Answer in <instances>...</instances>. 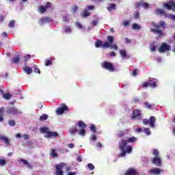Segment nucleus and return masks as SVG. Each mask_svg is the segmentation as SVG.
Instances as JSON below:
<instances>
[{"label": "nucleus", "instance_id": "obj_1", "mask_svg": "<svg viewBox=\"0 0 175 175\" xmlns=\"http://www.w3.org/2000/svg\"><path fill=\"white\" fill-rule=\"evenodd\" d=\"M151 25L154 29L151 28L150 32H153V33L158 35L159 38H162V36H163V31L162 29L166 28V22H165V21H160L158 24L155 22H152ZM159 28H161V29Z\"/></svg>", "mask_w": 175, "mask_h": 175}, {"label": "nucleus", "instance_id": "obj_2", "mask_svg": "<svg viewBox=\"0 0 175 175\" xmlns=\"http://www.w3.org/2000/svg\"><path fill=\"white\" fill-rule=\"evenodd\" d=\"M55 174L56 175H64V168L66 169V172H68L69 170H70V167H68L66 165V163H62L60 164H57L55 165Z\"/></svg>", "mask_w": 175, "mask_h": 175}, {"label": "nucleus", "instance_id": "obj_3", "mask_svg": "<svg viewBox=\"0 0 175 175\" xmlns=\"http://www.w3.org/2000/svg\"><path fill=\"white\" fill-rule=\"evenodd\" d=\"M41 133H45L44 137L50 139L51 137H58V133L57 132H51L49 127H42L40 129Z\"/></svg>", "mask_w": 175, "mask_h": 175}, {"label": "nucleus", "instance_id": "obj_4", "mask_svg": "<svg viewBox=\"0 0 175 175\" xmlns=\"http://www.w3.org/2000/svg\"><path fill=\"white\" fill-rule=\"evenodd\" d=\"M128 144V141L121 139L119 142V148L121 152L118 154L119 158H122V157H125L126 155V151H125V147Z\"/></svg>", "mask_w": 175, "mask_h": 175}, {"label": "nucleus", "instance_id": "obj_5", "mask_svg": "<svg viewBox=\"0 0 175 175\" xmlns=\"http://www.w3.org/2000/svg\"><path fill=\"white\" fill-rule=\"evenodd\" d=\"M77 126L78 135L80 136H85V128H87V124L84 123V122L79 120L78 121Z\"/></svg>", "mask_w": 175, "mask_h": 175}, {"label": "nucleus", "instance_id": "obj_6", "mask_svg": "<svg viewBox=\"0 0 175 175\" xmlns=\"http://www.w3.org/2000/svg\"><path fill=\"white\" fill-rule=\"evenodd\" d=\"M155 122H157V118H155V116H150L149 120H143L144 125H148L149 124L150 128H155Z\"/></svg>", "mask_w": 175, "mask_h": 175}, {"label": "nucleus", "instance_id": "obj_7", "mask_svg": "<svg viewBox=\"0 0 175 175\" xmlns=\"http://www.w3.org/2000/svg\"><path fill=\"white\" fill-rule=\"evenodd\" d=\"M101 66L102 68H103V69H106L109 72H114V70H116V68H114V66L113 65V64L108 62H103L101 64Z\"/></svg>", "mask_w": 175, "mask_h": 175}, {"label": "nucleus", "instance_id": "obj_8", "mask_svg": "<svg viewBox=\"0 0 175 175\" xmlns=\"http://www.w3.org/2000/svg\"><path fill=\"white\" fill-rule=\"evenodd\" d=\"M163 6V8H165V9H167V10H173L174 12H175V1H170L167 3H165Z\"/></svg>", "mask_w": 175, "mask_h": 175}, {"label": "nucleus", "instance_id": "obj_9", "mask_svg": "<svg viewBox=\"0 0 175 175\" xmlns=\"http://www.w3.org/2000/svg\"><path fill=\"white\" fill-rule=\"evenodd\" d=\"M142 118L139 109L133 111V115L131 116L133 121H135V120H142Z\"/></svg>", "mask_w": 175, "mask_h": 175}, {"label": "nucleus", "instance_id": "obj_10", "mask_svg": "<svg viewBox=\"0 0 175 175\" xmlns=\"http://www.w3.org/2000/svg\"><path fill=\"white\" fill-rule=\"evenodd\" d=\"M95 46L97 49H98L99 47H102V49H109V42L106 41L104 43H103L101 40H98L95 42Z\"/></svg>", "mask_w": 175, "mask_h": 175}, {"label": "nucleus", "instance_id": "obj_11", "mask_svg": "<svg viewBox=\"0 0 175 175\" xmlns=\"http://www.w3.org/2000/svg\"><path fill=\"white\" fill-rule=\"evenodd\" d=\"M158 51L159 53H164V51H169L170 50V45L166 44V42H163L159 48H158Z\"/></svg>", "mask_w": 175, "mask_h": 175}, {"label": "nucleus", "instance_id": "obj_12", "mask_svg": "<svg viewBox=\"0 0 175 175\" xmlns=\"http://www.w3.org/2000/svg\"><path fill=\"white\" fill-rule=\"evenodd\" d=\"M151 163H152V165L159 167L162 165V159H161V157L152 158Z\"/></svg>", "mask_w": 175, "mask_h": 175}, {"label": "nucleus", "instance_id": "obj_13", "mask_svg": "<svg viewBox=\"0 0 175 175\" xmlns=\"http://www.w3.org/2000/svg\"><path fill=\"white\" fill-rule=\"evenodd\" d=\"M53 19L50 17H44L39 19L40 25H44V24H47V23H51Z\"/></svg>", "mask_w": 175, "mask_h": 175}, {"label": "nucleus", "instance_id": "obj_14", "mask_svg": "<svg viewBox=\"0 0 175 175\" xmlns=\"http://www.w3.org/2000/svg\"><path fill=\"white\" fill-rule=\"evenodd\" d=\"M148 83L150 88H157V81H155L154 78L150 77L148 80Z\"/></svg>", "mask_w": 175, "mask_h": 175}, {"label": "nucleus", "instance_id": "obj_15", "mask_svg": "<svg viewBox=\"0 0 175 175\" xmlns=\"http://www.w3.org/2000/svg\"><path fill=\"white\" fill-rule=\"evenodd\" d=\"M8 114H12L13 116H18V114H21V111L16 108H11L8 110Z\"/></svg>", "mask_w": 175, "mask_h": 175}, {"label": "nucleus", "instance_id": "obj_16", "mask_svg": "<svg viewBox=\"0 0 175 175\" xmlns=\"http://www.w3.org/2000/svg\"><path fill=\"white\" fill-rule=\"evenodd\" d=\"M66 110H68V106H66V105H64L63 107L60 108H57V109L56 110V113L58 115L64 114V113H65Z\"/></svg>", "mask_w": 175, "mask_h": 175}, {"label": "nucleus", "instance_id": "obj_17", "mask_svg": "<svg viewBox=\"0 0 175 175\" xmlns=\"http://www.w3.org/2000/svg\"><path fill=\"white\" fill-rule=\"evenodd\" d=\"M137 172H136V170L134 168H129V170H126L125 172L124 175H137Z\"/></svg>", "mask_w": 175, "mask_h": 175}, {"label": "nucleus", "instance_id": "obj_18", "mask_svg": "<svg viewBox=\"0 0 175 175\" xmlns=\"http://www.w3.org/2000/svg\"><path fill=\"white\" fill-rule=\"evenodd\" d=\"M161 168H153L152 170H150L149 171V173L150 174H156V175H158V174H161Z\"/></svg>", "mask_w": 175, "mask_h": 175}, {"label": "nucleus", "instance_id": "obj_19", "mask_svg": "<svg viewBox=\"0 0 175 175\" xmlns=\"http://www.w3.org/2000/svg\"><path fill=\"white\" fill-rule=\"evenodd\" d=\"M4 142V143L6 144V146H9V139L6 137L5 135H0V141Z\"/></svg>", "mask_w": 175, "mask_h": 175}, {"label": "nucleus", "instance_id": "obj_20", "mask_svg": "<svg viewBox=\"0 0 175 175\" xmlns=\"http://www.w3.org/2000/svg\"><path fill=\"white\" fill-rule=\"evenodd\" d=\"M156 13H157V14H163V16H164L165 17H167V14H166V12H165V10H162V9H161V8H157V9L156 10Z\"/></svg>", "mask_w": 175, "mask_h": 175}, {"label": "nucleus", "instance_id": "obj_21", "mask_svg": "<svg viewBox=\"0 0 175 175\" xmlns=\"http://www.w3.org/2000/svg\"><path fill=\"white\" fill-rule=\"evenodd\" d=\"M107 39L108 40L107 43L109 44V48H110V45L112 44L114 42V37H113L112 36H108L107 37Z\"/></svg>", "mask_w": 175, "mask_h": 175}, {"label": "nucleus", "instance_id": "obj_22", "mask_svg": "<svg viewBox=\"0 0 175 175\" xmlns=\"http://www.w3.org/2000/svg\"><path fill=\"white\" fill-rule=\"evenodd\" d=\"M5 114V109L3 107L0 108V122L3 121V116Z\"/></svg>", "mask_w": 175, "mask_h": 175}, {"label": "nucleus", "instance_id": "obj_23", "mask_svg": "<svg viewBox=\"0 0 175 175\" xmlns=\"http://www.w3.org/2000/svg\"><path fill=\"white\" fill-rule=\"evenodd\" d=\"M23 70L24 72H25V73H27V75H31V73H32V68L25 66V67L23 68Z\"/></svg>", "mask_w": 175, "mask_h": 175}, {"label": "nucleus", "instance_id": "obj_24", "mask_svg": "<svg viewBox=\"0 0 175 175\" xmlns=\"http://www.w3.org/2000/svg\"><path fill=\"white\" fill-rule=\"evenodd\" d=\"M63 29L66 33H72V28L69 26L64 27Z\"/></svg>", "mask_w": 175, "mask_h": 175}, {"label": "nucleus", "instance_id": "obj_25", "mask_svg": "<svg viewBox=\"0 0 175 175\" xmlns=\"http://www.w3.org/2000/svg\"><path fill=\"white\" fill-rule=\"evenodd\" d=\"M50 155L52 157V158H57V157H58V154H57V152H55V149H51Z\"/></svg>", "mask_w": 175, "mask_h": 175}, {"label": "nucleus", "instance_id": "obj_26", "mask_svg": "<svg viewBox=\"0 0 175 175\" xmlns=\"http://www.w3.org/2000/svg\"><path fill=\"white\" fill-rule=\"evenodd\" d=\"M152 155L154 157V158H161L159 156V152L157 149H154L152 151Z\"/></svg>", "mask_w": 175, "mask_h": 175}, {"label": "nucleus", "instance_id": "obj_27", "mask_svg": "<svg viewBox=\"0 0 175 175\" xmlns=\"http://www.w3.org/2000/svg\"><path fill=\"white\" fill-rule=\"evenodd\" d=\"M120 54L122 58H126L127 55H126V50H124V49L120 50Z\"/></svg>", "mask_w": 175, "mask_h": 175}, {"label": "nucleus", "instance_id": "obj_28", "mask_svg": "<svg viewBox=\"0 0 175 175\" xmlns=\"http://www.w3.org/2000/svg\"><path fill=\"white\" fill-rule=\"evenodd\" d=\"M90 129L91 132H93V133H96L98 131L96 130V126H95V124H91L90 126Z\"/></svg>", "mask_w": 175, "mask_h": 175}, {"label": "nucleus", "instance_id": "obj_29", "mask_svg": "<svg viewBox=\"0 0 175 175\" xmlns=\"http://www.w3.org/2000/svg\"><path fill=\"white\" fill-rule=\"evenodd\" d=\"M137 140L136 137H132L127 139V143H135Z\"/></svg>", "mask_w": 175, "mask_h": 175}, {"label": "nucleus", "instance_id": "obj_30", "mask_svg": "<svg viewBox=\"0 0 175 175\" xmlns=\"http://www.w3.org/2000/svg\"><path fill=\"white\" fill-rule=\"evenodd\" d=\"M75 25H76L77 28H78L79 29H81L82 31H83V29H84V26H83V25H81V23H80V22H76Z\"/></svg>", "mask_w": 175, "mask_h": 175}, {"label": "nucleus", "instance_id": "obj_31", "mask_svg": "<svg viewBox=\"0 0 175 175\" xmlns=\"http://www.w3.org/2000/svg\"><path fill=\"white\" fill-rule=\"evenodd\" d=\"M108 12H111V10H114L116 9V4H110V6L107 7Z\"/></svg>", "mask_w": 175, "mask_h": 175}, {"label": "nucleus", "instance_id": "obj_32", "mask_svg": "<svg viewBox=\"0 0 175 175\" xmlns=\"http://www.w3.org/2000/svg\"><path fill=\"white\" fill-rule=\"evenodd\" d=\"M75 133H78L77 127L70 129V135H75Z\"/></svg>", "mask_w": 175, "mask_h": 175}, {"label": "nucleus", "instance_id": "obj_33", "mask_svg": "<svg viewBox=\"0 0 175 175\" xmlns=\"http://www.w3.org/2000/svg\"><path fill=\"white\" fill-rule=\"evenodd\" d=\"M20 58H21V57H20L19 55H18V56L14 57V58L12 59V62H13L14 64H18V62H20Z\"/></svg>", "mask_w": 175, "mask_h": 175}, {"label": "nucleus", "instance_id": "obj_34", "mask_svg": "<svg viewBox=\"0 0 175 175\" xmlns=\"http://www.w3.org/2000/svg\"><path fill=\"white\" fill-rule=\"evenodd\" d=\"M98 21H99V19H94L91 23L92 27H96L98 25Z\"/></svg>", "mask_w": 175, "mask_h": 175}, {"label": "nucleus", "instance_id": "obj_35", "mask_svg": "<svg viewBox=\"0 0 175 175\" xmlns=\"http://www.w3.org/2000/svg\"><path fill=\"white\" fill-rule=\"evenodd\" d=\"M144 132L146 133V136H150V135H151V130L150 128L144 129Z\"/></svg>", "mask_w": 175, "mask_h": 175}, {"label": "nucleus", "instance_id": "obj_36", "mask_svg": "<svg viewBox=\"0 0 175 175\" xmlns=\"http://www.w3.org/2000/svg\"><path fill=\"white\" fill-rule=\"evenodd\" d=\"M3 98H4V99H7V100H8L10 99V98H12V94H10L9 93L4 94Z\"/></svg>", "mask_w": 175, "mask_h": 175}, {"label": "nucleus", "instance_id": "obj_37", "mask_svg": "<svg viewBox=\"0 0 175 175\" xmlns=\"http://www.w3.org/2000/svg\"><path fill=\"white\" fill-rule=\"evenodd\" d=\"M142 8H144V9H148V8H150V4L148 3H143L142 2Z\"/></svg>", "mask_w": 175, "mask_h": 175}, {"label": "nucleus", "instance_id": "obj_38", "mask_svg": "<svg viewBox=\"0 0 175 175\" xmlns=\"http://www.w3.org/2000/svg\"><path fill=\"white\" fill-rule=\"evenodd\" d=\"M132 150H133V148L132 146H128L126 148V150H125L126 151V154H131V152H132Z\"/></svg>", "mask_w": 175, "mask_h": 175}, {"label": "nucleus", "instance_id": "obj_39", "mask_svg": "<svg viewBox=\"0 0 175 175\" xmlns=\"http://www.w3.org/2000/svg\"><path fill=\"white\" fill-rule=\"evenodd\" d=\"M38 11L40 12V13H44L46 12V8L44 6H41L39 8Z\"/></svg>", "mask_w": 175, "mask_h": 175}, {"label": "nucleus", "instance_id": "obj_40", "mask_svg": "<svg viewBox=\"0 0 175 175\" xmlns=\"http://www.w3.org/2000/svg\"><path fill=\"white\" fill-rule=\"evenodd\" d=\"M144 106H145V107H146V109H152V105H151L148 102L144 103Z\"/></svg>", "mask_w": 175, "mask_h": 175}, {"label": "nucleus", "instance_id": "obj_41", "mask_svg": "<svg viewBox=\"0 0 175 175\" xmlns=\"http://www.w3.org/2000/svg\"><path fill=\"white\" fill-rule=\"evenodd\" d=\"M6 165V161L5 159H0V166H5Z\"/></svg>", "mask_w": 175, "mask_h": 175}, {"label": "nucleus", "instance_id": "obj_42", "mask_svg": "<svg viewBox=\"0 0 175 175\" xmlns=\"http://www.w3.org/2000/svg\"><path fill=\"white\" fill-rule=\"evenodd\" d=\"M47 118H48V116L46 114H44L40 117V121H43V120H46Z\"/></svg>", "mask_w": 175, "mask_h": 175}, {"label": "nucleus", "instance_id": "obj_43", "mask_svg": "<svg viewBox=\"0 0 175 175\" xmlns=\"http://www.w3.org/2000/svg\"><path fill=\"white\" fill-rule=\"evenodd\" d=\"M133 29H140V26L137 23L133 24Z\"/></svg>", "mask_w": 175, "mask_h": 175}, {"label": "nucleus", "instance_id": "obj_44", "mask_svg": "<svg viewBox=\"0 0 175 175\" xmlns=\"http://www.w3.org/2000/svg\"><path fill=\"white\" fill-rule=\"evenodd\" d=\"M9 28H14V21H11L8 25Z\"/></svg>", "mask_w": 175, "mask_h": 175}, {"label": "nucleus", "instance_id": "obj_45", "mask_svg": "<svg viewBox=\"0 0 175 175\" xmlns=\"http://www.w3.org/2000/svg\"><path fill=\"white\" fill-rule=\"evenodd\" d=\"M8 124L10 126H14L16 125V122H14V120H10L8 121Z\"/></svg>", "mask_w": 175, "mask_h": 175}, {"label": "nucleus", "instance_id": "obj_46", "mask_svg": "<svg viewBox=\"0 0 175 175\" xmlns=\"http://www.w3.org/2000/svg\"><path fill=\"white\" fill-rule=\"evenodd\" d=\"M142 2H135V8L136 9H139V6H142Z\"/></svg>", "mask_w": 175, "mask_h": 175}, {"label": "nucleus", "instance_id": "obj_47", "mask_svg": "<svg viewBox=\"0 0 175 175\" xmlns=\"http://www.w3.org/2000/svg\"><path fill=\"white\" fill-rule=\"evenodd\" d=\"M168 18H170V20H174V21H175V15L173 14H170V15H167V16Z\"/></svg>", "mask_w": 175, "mask_h": 175}, {"label": "nucleus", "instance_id": "obj_48", "mask_svg": "<svg viewBox=\"0 0 175 175\" xmlns=\"http://www.w3.org/2000/svg\"><path fill=\"white\" fill-rule=\"evenodd\" d=\"M118 136L119 137H124V136H125V133H124V131H120L118 134Z\"/></svg>", "mask_w": 175, "mask_h": 175}, {"label": "nucleus", "instance_id": "obj_49", "mask_svg": "<svg viewBox=\"0 0 175 175\" xmlns=\"http://www.w3.org/2000/svg\"><path fill=\"white\" fill-rule=\"evenodd\" d=\"M53 64V62L51 60H46L45 62V66H50V65Z\"/></svg>", "mask_w": 175, "mask_h": 175}, {"label": "nucleus", "instance_id": "obj_50", "mask_svg": "<svg viewBox=\"0 0 175 175\" xmlns=\"http://www.w3.org/2000/svg\"><path fill=\"white\" fill-rule=\"evenodd\" d=\"M88 168L90 170H94L95 169V166L92 165V163H88Z\"/></svg>", "mask_w": 175, "mask_h": 175}, {"label": "nucleus", "instance_id": "obj_51", "mask_svg": "<svg viewBox=\"0 0 175 175\" xmlns=\"http://www.w3.org/2000/svg\"><path fill=\"white\" fill-rule=\"evenodd\" d=\"M111 49H113L114 50H118V46L116 44H110L109 46Z\"/></svg>", "mask_w": 175, "mask_h": 175}, {"label": "nucleus", "instance_id": "obj_52", "mask_svg": "<svg viewBox=\"0 0 175 175\" xmlns=\"http://www.w3.org/2000/svg\"><path fill=\"white\" fill-rule=\"evenodd\" d=\"M30 58H31V55H29L25 56L24 57L25 62H27L28 61H29Z\"/></svg>", "mask_w": 175, "mask_h": 175}, {"label": "nucleus", "instance_id": "obj_53", "mask_svg": "<svg viewBox=\"0 0 175 175\" xmlns=\"http://www.w3.org/2000/svg\"><path fill=\"white\" fill-rule=\"evenodd\" d=\"M63 21L64 23H68V21H69V16H68V15L64 16L63 17Z\"/></svg>", "mask_w": 175, "mask_h": 175}, {"label": "nucleus", "instance_id": "obj_54", "mask_svg": "<svg viewBox=\"0 0 175 175\" xmlns=\"http://www.w3.org/2000/svg\"><path fill=\"white\" fill-rule=\"evenodd\" d=\"M147 87H150L148 82H144L142 83V88H147Z\"/></svg>", "mask_w": 175, "mask_h": 175}, {"label": "nucleus", "instance_id": "obj_55", "mask_svg": "<svg viewBox=\"0 0 175 175\" xmlns=\"http://www.w3.org/2000/svg\"><path fill=\"white\" fill-rule=\"evenodd\" d=\"M88 16V11L87 10H85V12L82 14V17H87Z\"/></svg>", "mask_w": 175, "mask_h": 175}, {"label": "nucleus", "instance_id": "obj_56", "mask_svg": "<svg viewBox=\"0 0 175 175\" xmlns=\"http://www.w3.org/2000/svg\"><path fill=\"white\" fill-rule=\"evenodd\" d=\"M90 140H92L93 142H95V140H96V135H92L90 136Z\"/></svg>", "mask_w": 175, "mask_h": 175}, {"label": "nucleus", "instance_id": "obj_57", "mask_svg": "<svg viewBox=\"0 0 175 175\" xmlns=\"http://www.w3.org/2000/svg\"><path fill=\"white\" fill-rule=\"evenodd\" d=\"M140 17V15L139 14V12H136L135 14H134V18H135V20H137V18H139Z\"/></svg>", "mask_w": 175, "mask_h": 175}, {"label": "nucleus", "instance_id": "obj_58", "mask_svg": "<svg viewBox=\"0 0 175 175\" xmlns=\"http://www.w3.org/2000/svg\"><path fill=\"white\" fill-rule=\"evenodd\" d=\"M23 139H24L25 140H28V139H29V135H27V134H24L22 136Z\"/></svg>", "mask_w": 175, "mask_h": 175}, {"label": "nucleus", "instance_id": "obj_59", "mask_svg": "<svg viewBox=\"0 0 175 175\" xmlns=\"http://www.w3.org/2000/svg\"><path fill=\"white\" fill-rule=\"evenodd\" d=\"M20 162H21L23 165H28V161H27V160L25 159H21Z\"/></svg>", "mask_w": 175, "mask_h": 175}, {"label": "nucleus", "instance_id": "obj_60", "mask_svg": "<svg viewBox=\"0 0 175 175\" xmlns=\"http://www.w3.org/2000/svg\"><path fill=\"white\" fill-rule=\"evenodd\" d=\"M133 102L134 104L136 105V103H139V102H140V99L135 98L133 99Z\"/></svg>", "mask_w": 175, "mask_h": 175}, {"label": "nucleus", "instance_id": "obj_61", "mask_svg": "<svg viewBox=\"0 0 175 175\" xmlns=\"http://www.w3.org/2000/svg\"><path fill=\"white\" fill-rule=\"evenodd\" d=\"M77 161L78 162H81L83 161V159L80 156H77Z\"/></svg>", "mask_w": 175, "mask_h": 175}, {"label": "nucleus", "instance_id": "obj_62", "mask_svg": "<svg viewBox=\"0 0 175 175\" xmlns=\"http://www.w3.org/2000/svg\"><path fill=\"white\" fill-rule=\"evenodd\" d=\"M123 25H124V27H129V22L127 21H125V22L124 23Z\"/></svg>", "mask_w": 175, "mask_h": 175}, {"label": "nucleus", "instance_id": "obj_63", "mask_svg": "<svg viewBox=\"0 0 175 175\" xmlns=\"http://www.w3.org/2000/svg\"><path fill=\"white\" fill-rule=\"evenodd\" d=\"M124 42H125V43H131V40H129V38H126L125 39H124Z\"/></svg>", "mask_w": 175, "mask_h": 175}, {"label": "nucleus", "instance_id": "obj_64", "mask_svg": "<svg viewBox=\"0 0 175 175\" xmlns=\"http://www.w3.org/2000/svg\"><path fill=\"white\" fill-rule=\"evenodd\" d=\"M77 174L76 172H68L67 175H76Z\"/></svg>", "mask_w": 175, "mask_h": 175}]
</instances>
